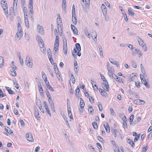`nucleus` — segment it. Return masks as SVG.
I'll use <instances>...</instances> for the list:
<instances>
[{
    "label": "nucleus",
    "mask_w": 152,
    "mask_h": 152,
    "mask_svg": "<svg viewBox=\"0 0 152 152\" xmlns=\"http://www.w3.org/2000/svg\"><path fill=\"white\" fill-rule=\"evenodd\" d=\"M107 69L108 70V74L110 77H113L114 73L115 70L113 68L111 67L109 65V63L107 62Z\"/></svg>",
    "instance_id": "f257e3e1"
},
{
    "label": "nucleus",
    "mask_w": 152,
    "mask_h": 152,
    "mask_svg": "<svg viewBox=\"0 0 152 152\" xmlns=\"http://www.w3.org/2000/svg\"><path fill=\"white\" fill-rule=\"evenodd\" d=\"M23 35L22 31L20 30L18 31V32L16 33L15 35V38L16 39L18 40H20L21 38Z\"/></svg>",
    "instance_id": "f03ea898"
},
{
    "label": "nucleus",
    "mask_w": 152,
    "mask_h": 152,
    "mask_svg": "<svg viewBox=\"0 0 152 152\" xmlns=\"http://www.w3.org/2000/svg\"><path fill=\"white\" fill-rule=\"evenodd\" d=\"M140 76L142 83L146 87L149 88V85L148 84L146 80L144 79L143 78V77L142 76L141 74L140 75Z\"/></svg>",
    "instance_id": "7ed1b4c3"
},
{
    "label": "nucleus",
    "mask_w": 152,
    "mask_h": 152,
    "mask_svg": "<svg viewBox=\"0 0 152 152\" xmlns=\"http://www.w3.org/2000/svg\"><path fill=\"white\" fill-rule=\"evenodd\" d=\"M26 137L28 140L31 142L33 141L34 139L31 133H29L26 134Z\"/></svg>",
    "instance_id": "20e7f679"
},
{
    "label": "nucleus",
    "mask_w": 152,
    "mask_h": 152,
    "mask_svg": "<svg viewBox=\"0 0 152 152\" xmlns=\"http://www.w3.org/2000/svg\"><path fill=\"white\" fill-rule=\"evenodd\" d=\"M111 132L113 134L115 137H116L117 136H119V135H121V133L116 129L111 130Z\"/></svg>",
    "instance_id": "39448f33"
},
{
    "label": "nucleus",
    "mask_w": 152,
    "mask_h": 152,
    "mask_svg": "<svg viewBox=\"0 0 152 152\" xmlns=\"http://www.w3.org/2000/svg\"><path fill=\"white\" fill-rule=\"evenodd\" d=\"M2 7L3 9L4 12L5 13V14L7 16H8V10L7 5V3H5L3 5H2Z\"/></svg>",
    "instance_id": "423d86ee"
},
{
    "label": "nucleus",
    "mask_w": 152,
    "mask_h": 152,
    "mask_svg": "<svg viewBox=\"0 0 152 152\" xmlns=\"http://www.w3.org/2000/svg\"><path fill=\"white\" fill-rule=\"evenodd\" d=\"M34 116L37 119L39 120V117L38 116L39 115V113L38 109L36 107H35L34 108Z\"/></svg>",
    "instance_id": "0eeeda50"
},
{
    "label": "nucleus",
    "mask_w": 152,
    "mask_h": 152,
    "mask_svg": "<svg viewBox=\"0 0 152 152\" xmlns=\"http://www.w3.org/2000/svg\"><path fill=\"white\" fill-rule=\"evenodd\" d=\"M145 103V102L144 101L139 99H137L134 101V103L137 104H144Z\"/></svg>",
    "instance_id": "6e6552de"
},
{
    "label": "nucleus",
    "mask_w": 152,
    "mask_h": 152,
    "mask_svg": "<svg viewBox=\"0 0 152 152\" xmlns=\"http://www.w3.org/2000/svg\"><path fill=\"white\" fill-rule=\"evenodd\" d=\"M141 70L142 73V76L143 77H146L147 75L145 74V71L142 64L140 65Z\"/></svg>",
    "instance_id": "1a4fd4ad"
},
{
    "label": "nucleus",
    "mask_w": 152,
    "mask_h": 152,
    "mask_svg": "<svg viewBox=\"0 0 152 152\" xmlns=\"http://www.w3.org/2000/svg\"><path fill=\"white\" fill-rule=\"evenodd\" d=\"M47 52L48 56L50 61H53V59L52 56L51 50H50V49H49L48 50H47Z\"/></svg>",
    "instance_id": "9d476101"
},
{
    "label": "nucleus",
    "mask_w": 152,
    "mask_h": 152,
    "mask_svg": "<svg viewBox=\"0 0 152 152\" xmlns=\"http://www.w3.org/2000/svg\"><path fill=\"white\" fill-rule=\"evenodd\" d=\"M37 36L38 42L39 43V46L40 48H42L44 46L43 41L42 39L39 36Z\"/></svg>",
    "instance_id": "9b49d317"
},
{
    "label": "nucleus",
    "mask_w": 152,
    "mask_h": 152,
    "mask_svg": "<svg viewBox=\"0 0 152 152\" xmlns=\"http://www.w3.org/2000/svg\"><path fill=\"white\" fill-rule=\"evenodd\" d=\"M111 78H114L119 83H121L122 81L120 77H117L115 74L113 75V77H112Z\"/></svg>",
    "instance_id": "f8f14e48"
},
{
    "label": "nucleus",
    "mask_w": 152,
    "mask_h": 152,
    "mask_svg": "<svg viewBox=\"0 0 152 152\" xmlns=\"http://www.w3.org/2000/svg\"><path fill=\"white\" fill-rule=\"evenodd\" d=\"M71 28L72 30L73 31L74 34L76 35L78 34L77 30L74 26L72 24L71 25Z\"/></svg>",
    "instance_id": "ddd939ff"
},
{
    "label": "nucleus",
    "mask_w": 152,
    "mask_h": 152,
    "mask_svg": "<svg viewBox=\"0 0 152 152\" xmlns=\"http://www.w3.org/2000/svg\"><path fill=\"white\" fill-rule=\"evenodd\" d=\"M91 35L92 37H93V36H94V40L96 41H97V35L96 32L95 30L92 31V33L91 34Z\"/></svg>",
    "instance_id": "4468645a"
},
{
    "label": "nucleus",
    "mask_w": 152,
    "mask_h": 152,
    "mask_svg": "<svg viewBox=\"0 0 152 152\" xmlns=\"http://www.w3.org/2000/svg\"><path fill=\"white\" fill-rule=\"evenodd\" d=\"M7 129L6 128H5V130H6V131L7 132V133H5V134L7 135H8V134H12L13 133V132L12 131V130L9 128L7 127Z\"/></svg>",
    "instance_id": "2eb2a0df"
},
{
    "label": "nucleus",
    "mask_w": 152,
    "mask_h": 152,
    "mask_svg": "<svg viewBox=\"0 0 152 152\" xmlns=\"http://www.w3.org/2000/svg\"><path fill=\"white\" fill-rule=\"evenodd\" d=\"M80 108H84V107L85 105V103L83 99L81 98L80 100Z\"/></svg>",
    "instance_id": "dca6fc26"
},
{
    "label": "nucleus",
    "mask_w": 152,
    "mask_h": 152,
    "mask_svg": "<svg viewBox=\"0 0 152 152\" xmlns=\"http://www.w3.org/2000/svg\"><path fill=\"white\" fill-rule=\"evenodd\" d=\"M37 28L38 29L39 28V32L41 34H43L44 33V30H43V28L42 26H40L39 25H37Z\"/></svg>",
    "instance_id": "f3484780"
},
{
    "label": "nucleus",
    "mask_w": 152,
    "mask_h": 152,
    "mask_svg": "<svg viewBox=\"0 0 152 152\" xmlns=\"http://www.w3.org/2000/svg\"><path fill=\"white\" fill-rule=\"evenodd\" d=\"M127 142L129 144L131 145L132 147L134 148L135 146V144L131 139H128L127 140Z\"/></svg>",
    "instance_id": "a211bd4d"
},
{
    "label": "nucleus",
    "mask_w": 152,
    "mask_h": 152,
    "mask_svg": "<svg viewBox=\"0 0 152 152\" xmlns=\"http://www.w3.org/2000/svg\"><path fill=\"white\" fill-rule=\"evenodd\" d=\"M61 115H62L63 118L64 119L65 121V122L66 123V125L67 126H68L70 127V126H69V124L67 120V118H66V117L65 115L64 114H62Z\"/></svg>",
    "instance_id": "6ab92c4d"
},
{
    "label": "nucleus",
    "mask_w": 152,
    "mask_h": 152,
    "mask_svg": "<svg viewBox=\"0 0 152 152\" xmlns=\"http://www.w3.org/2000/svg\"><path fill=\"white\" fill-rule=\"evenodd\" d=\"M120 117L124 121L126 122L127 121L126 117L125 115L123 114H121L120 115Z\"/></svg>",
    "instance_id": "aec40b11"
},
{
    "label": "nucleus",
    "mask_w": 152,
    "mask_h": 152,
    "mask_svg": "<svg viewBox=\"0 0 152 152\" xmlns=\"http://www.w3.org/2000/svg\"><path fill=\"white\" fill-rule=\"evenodd\" d=\"M128 12H129V15L132 16H134V12L132 11L131 8L128 9Z\"/></svg>",
    "instance_id": "412c9836"
},
{
    "label": "nucleus",
    "mask_w": 152,
    "mask_h": 152,
    "mask_svg": "<svg viewBox=\"0 0 152 152\" xmlns=\"http://www.w3.org/2000/svg\"><path fill=\"white\" fill-rule=\"evenodd\" d=\"M72 20L73 23L75 25H76L77 23V20L76 16H72Z\"/></svg>",
    "instance_id": "4be33fe9"
},
{
    "label": "nucleus",
    "mask_w": 152,
    "mask_h": 152,
    "mask_svg": "<svg viewBox=\"0 0 152 152\" xmlns=\"http://www.w3.org/2000/svg\"><path fill=\"white\" fill-rule=\"evenodd\" d=\"M4 65V58L1 56H0V67H1Z\"/></svg>",
    "instance_id": "5701e85b"
},
{
    "label": "nucleus",
    "mask_w": 152,
    "mask_h": 152,
    "mask_svg": "<svg viewBox=\"0 0 152 152\" xmlns=\"http://www.w3.org/2000/svg\"><path fill=\"white\" fill-rule=\"evenodd\" d=\"M101 94L103 96H105L107 94L106 92L104 90L100 88L99 89Z\"/></svg>",
    "instance_id": "b1692460"
},
{
    "label": "nucleus",
    "mask_w": 152,
    "mask_h": 152,
    "mask_svg": "<svg viewBox=\"0 0 152 152\" xmlns=\"http://www.w3.org/2000/svg\"><path fill=\"white\" fill-rule=\"evenodd\" d=\"M46 86L48 87V88L52 91H54V90L53 89V88L51 86H50V85L49 84V82L47 83L46 84Z\"/></svg>",
    "instance_id": "393cba45"
},
{
    "label": "nucleus",
    "mask_w": 152,
    "mask_h": 152,
    "mask_svg": "<svg viewBox=\"0 0 152 152\" xmlns=\"http://www.w3.org/2000/svg\"><path fill=\"white\" fill-rule=\"evenodd\" d=\"M10 71L11 72V75L13 76H16V73L15 70L14 69H11Z\"/></svg>",
    "instance_id": "a878e982"
},
{
    "label": "nucleus",
    "mask_w": 152,
    "mask_h": 152,
    "mask_svg": "<svg viewBox=\"0 0 152 152\" xmlns=\"http://www.w3.org/2000/svg\"><path fill=\"white\" fill-rule=\"evenodd\" d=\"M75 46L76 49L78 51H80L81 50V47L80 44L78 43H77L75 44Z\"/></svg>",
    "instance_id": "bb28decb"
},
{
    "label": "nucleus",
    "mask_w": 152,
    "mask_h": 152,
    "mask_svg": "<svg viewBox=\"0 0 152 152\" xmlns=\"http://www.w3.org/2000/svg\"><path fill=\"white\" fill-rule=\"evenodd\" d=\"M80 91V90L79 87L78 86H77L76 89L75 90V94L77 96L79 95Z\"/></svg>",
    "instance_id": "cd10ccee"
},
{
    "label": "nucleus",
    "mask_w": 152,
    "mask_h": 152,
    "mask_svg": "<svg viewBox=\"0 0 152 152\" xmlns=\"http://www.w3.org/2000/svg\"><path fill=\"white\" fill-rule=\"evenodd\" d=\"M131 62L133 67L134 68H136L137 66V64L135 61L134 60H132Z\"/></svg>",
    "instance_id": "c85d7f7f"
},
{
    "label": "nucleus",
    "mask_w": 152,
    "mask_h": 152,
    "mask_svg": "<svg viewBox=\"0 0 152 152\" xmlns=\"http://www.w3.org/2000/svg\"><path fill=\"white\" fill-rule=\"evenodd\" d=\"M92 125L93 126L94 128L95 129H97L98 128V126H97V124L96 122H93L92 123Z\"/></svg>",
    "instance_id": "c756f323"
},
{
    "label": "nucleus",
    "mask_w": 152,
    "mask_h": 152,
    "mask_svg": "<svg viewBox=\"0 0 152 152\" xmlns=\"http://www.w3.org/2000/svg\"><path fill=\"white\" fill-rule=\"evenodd\" d=\"M13 85H15V87L17 89H18L19 88V87L18 86V83L16 82V80H13Z\"/></svg>",
    "instance_id": "7c9ffc66"
},
{
    "label": "nucleus",
    "mask_w": 152,
    "mask_h": 152,
    "mask_svg": "<svg viewBox=\"0 0 152 152\" xmlns=\"http://www.w3.org/2000/svg\"><path fill=\"white\" fill-rule=\"evenodd\" d=\"M88 111L90 113H92L94 112L93 108L92 107L89 106L88 107Z\"/></svg>",
    "instance_id": "2f4dec72"
},
{
    "label": "nucleus",
    "mask_w": 152,
    "mask_h": 152,
    "mask_svg": "<svg viewBox=\"0 0 152 152\" xmlns=\"http://www.w3.org/2000/svg\"><path fill=\"white\" fill-rule=\"evenodd\" d=\"M134 118V115H132L130 117L129 119V122L131 123L130 125H132L133 124V123H131L133 122V119Z\"/></svg>",
    "instance_id": "473e14b6"
},
{
    "label": "nucleus",
    "mask_w": 152,
    "mask_h": 152,
    "mask_svg": "<svg viewBox=\"0 0 152 152\" xmlns=\"http://www.w3.org/2000/svg\"><path fill=\"white\" fill-rule=\"evenodd\" d=\"M27 65L30 67H31L33 66L32 62H31L30 61H28V62L26 63Z\"/></svg>",
    "instance_id": "72a5a7b5"
},
{
    "label": "nucleus",
    "mask_w": 152,
    "mask_h": 152,
    "mask_svg": "<svg viewBox=\"0 0 152 152\" xmlns=\"http://www.w3.org/2000/svg\"><path fill=\"white\" fill-rule=\"evenodd\" d=\"M109 85L108 84L107 85H107H104V87L103 88L106 91H109Z\"/></svg>",
    "instance_id": "f704fd0d"
},
{
    "label": "nucleus",
    "mask_w": 152,
    "mask_h": 152,
    "mask_svg": "<svg viewBox=\"0 0 152 152\" xmlns=\"http://www.w3.org/2000/svg\"><path fill=\"white\" fill-rule=\"evenodd\" d=\"M96 145H97V146L98 148L99 149V151H102V148L101 147V146L100 145V144L99 143H97L96 144Z\"/></svg>",
    "instance_id": "c9c22d12"
},
{
    "label": "nucleus",
    "mask_w": 152,
    "mask_h": 152,
    "mask_svg": "<svg viewBox=\"0 0 152 152\" xmlns=\"http://www.w3.org/2000/svg\"><path fill=\"white\" fill-rule=\"evenodd\" d=\"M148 148V146L146 145L145 147H144L142 150V152H146Z\"/></svg>",
    "instance_id": "e433bc0d"
},
{
    "label": "nucleus",
    "mask_w": 152,
    "mask_h": 152,
    "mask_svg": "<svg viewBox=\"0 0 152 152\" xmlns=\"http://www.w3.org/2000/svg\"><path fill=\"white\" fill-rule=\"evenodd\" d=\"M98 107L100 111H101L102 110V104L100 103H99L98 105Z\"/></svg>",
    "instance_id": "4c0bfd02"
},
{
    "label": "nucleus",
    "mask_w": 152,
    "mask_h": 152,
    "mask_svg": "<svg viewBox=\"0 0 152 152\" xmlns=\"http://www.w3.org/2000/svg\"><path fill=\"white\" fill-rule=\"evenodd\" d=\"M42 77L43 80H44V79H45V78H47L46 75L45 74V73L44 72H42Z\"/></svg>",
    "instance_id": "58836bf2"
},
{
    "label": "nucleus",
    "mask_w": 152,
    "mask_h": 152,
    "mask_svg": "<svg viewBox=\"0 0 152 152\" xmlns=\"http://www.w3.org/2000/svg\"><path fill=\"white\" fill-rule=\"evenodd\" d=\"M48 102H49V104H50V105L51 106V107L53 108V106L54 105V103H53L52 100H50V101H48Z\"/></svg>",
    "instance_id": "ea45409f"
},
{
    "label": "nucleus",
    "mask_w": 152,
    "mask_h": 152,
    "mask_svg": "<svg viewBox=\"0 0 152 152\" xmlns=\"http://www.w3.org/2000/svg\"><path fill=\"white\" fill-rule=\"evenodd\" d=\"M23 11L24 14H27L28 13V10L26 7H23Z\"/></svg>",
    "instance_id": "a19ab883"
},
{
    "label": "nucleus",
    "mask_w": 152,
    "mask_h": 152,
    "mask_svg": "<svg viewBox=\"0 0 152 152\" xmlns=\"http://www.w3.org/2000/svg\"><path fill=\"white\" fill-rule=\"evenodd\" d=\"M97 139L98 140H99L100 142H103L104 141V140H103V138L100 137V136H98L97 137Z\"/></svg>",
    "instance_id": "79ce46f5"
},
{
    "label": "nucleus",
    "mask_w": 152,
    "mask_h": 152,
    "mask_svg": "<svg viewBox=\"0 0 152 152\" xmlns=\"http://www.w3.org/2000/svg\"><path fill=\"white\" fill-rule=\"evenodd\" d=\"M89 100L90 102L92 103H94V98L92 97V96H89Z\"/></svg>",
    "instance_id": "37998d69"
},
{
    "label": "nucleus",
    "mask_w": 152,
    "mask_h": 152,
    "mask_svg": "<svg viewBox=\"0 0 152 152\" xmlns=\"http://www.w3.org/2000/svg\"><path fill=\"white\" fill-rule=\"evenodd\" d=\"M38 86L39 89V91H40V90H43V89L42 87L41 84L40 83H39L38 84Z\"/></svg>",
    "instance_id": "c03bdc74"
},
{
    "label": "nucleus",
    "mask_w": 152,
    "mask_h": 152,
    "mask_svg": "<svg viewBox=\"0 0 152 152\" xmlns=\"http://www.w3.org/2000/svg\"><path fill=\"white\" fill-rule=\"evenodd\" d=\"M63 45H67V40L66 38H64L63 39Z\"/></svg>",
    "instance_id": "a18cd8bd"
},
{
    "label": "nucleus",
    "mask_w": 152,
    "mask_h": 152,
    "mask_svg": "<svg viewBox=\"0 0 152 152\" xmlns=\"http://www.w3.org/2000/svg\"><path fill=\"white\" fill-rule=\"evenodd\" d=\"M115 148H114V151L115 152H120L119 149L118 147V146H115Z\"/></svg>",
    "instance_id": "49530a36"
},
{
    "label": "nucleus",
    "mask_w": 152,
    "mask_h": 152,
    "mask_svg": "<svg viewBox=\"0 0 152 152\" xmlns=\"http://www.w3.org/2000/svg\"><path fill=\"white\" fill-rule=\"evenodd\" d=\"M8 91L10 94H15L14 91L10 89L8 90Z\"/></svg>",
    "instance_id": "de8ad7c7"
},
{
    "label": "nucleus",
    "mask_w": 152,
    "mask_h": 152,
    "mask_svg": "<svg viewBox=\"0 0 152 152\" xmlns=\"http://www.w3.org/2000/svg\"><path fill=\"white\" fill-rule=\"evenodd\" d=\"M20 30L22 31V29L20 24L18 23V31H20Z\"/></svg>",
    "instance_id": "09e8293b"
},
{
    "label": "nucleus",
    "mask_w": 152,
    "mask_h": 152,
    "mask_svg": "<svg viewBox=\"0 0 152 152\" xmlns=\"http://www.w3.org/2000/svg\"><path fill=\"white\" fill-rule=\"evenodd\" d=\"M127 124L126 122H124L123 123V127L124 129L126 128H127Z\"/></svg>",
    "instance_id": "8fccbe9b"
},
{
    "label": "nucleus",
    "mask_w": 152,
    "mask_h": 152,
    "mask_svg": "<svg viewBox=\"0 0 152 152\" xmlns=\"http://www.w3.org/2000/svg\"><path fill=\"white\" fill-rule=\"evenodd\" d=\"M4 96L2 91L0 89V97L2 98Z\"/></svg>",
    "instance_id": "3c124183"
},
{
    "label": "nucleus",
    "mask_w": 152,
    "mask_h": 152,
    "mask_svg": "<svg viewBox=\"0 0 152 152\" xmlns=\"http://www.w3.org/2000/svg\"><path fill=\"white\" fill-rule=\"evenodd\" d=\"M41 50L42 51V52L43 53H45L46 52V49L45 48H43V47L42 48H41Z\"/></svg>",
    "instance_id": "603ef678"
},
{
    "label": "nucleus",
    "mask_w": 152,
    "mask_h": 152,
    "mask_svg": "<svg viewBox=\"0 0 152 152\" xmlns=\"http://www.w3.org/2000/svg\"><path fill=\"white\" fill-rule=\"evenodd\" d=\"M102 12L104 16H105L106 15L107 13V11L106 9H103L102 10Z\"/></svg>",
    "instance_id": "864d4df0"
},
{
    "label": "nucleus",
    "mask_w": 152,
    "mask_h": 152,
    "mask_svg": "<svg viewBox=\"0 0 152 152\" xmlns=\"http://www.w3.org/2000/svg\"><path fill=\"white\" fill-rule=\"evenodd\" d=\"M109 61L112 64H114L115 63H116V61L114 60L113 59H109Z\"/></svg>",
    "instance_id": "5fc2aeb1"
},
{
    "label": "nucleus",
    "mask_w": 152,
    "mask_h": 152,
    "mask_svg": "<svg viewBox=\"0 0 152 152\" xmlns=\"http://www.w3.org/2000/svg\"><path fill=\"white\" fill-rule=\"evenodd\" d=\"M106 132L107 133H109L110 132V127L109 126H107L106 128H105Z\"/></svg>",
    "instance_id": "6e6d98bb"
},
{
    "label": "nucleus",
    "mask_w": 152,
    "mask_h": 152,
    "mask_svg": "<svg viewBox=\"0 0 152 152\" xmlns=\"http://www.w3.org/2000/svg\"><path fill=\"white\" fill-rule=\"evenodd\" d=\"M25 22L26 26L28 27V28H29V25L28 20H25Z\"/></svg>",
    "instance_id": "4d7b16f0"
},
{
    "label": "nucleus",
    "mask_w": 152,
    "mask_h": 152,
    "mask_svg": "<svg viewBox=\"0 0 152 152\" xmlns=\"http://www.w3.org/2000/svg\"><path fill=\"white\" fill-rule=\"evenodd\" d=\"M30 56H27L26 58V63L28 62V61H30Z\"/></svg>",
    "instance_id": "13d9d810"
},
{
    "label": "nucleus",
    "mask_w": 152,
    "mask_h": 152,
    "mask_svg": "<svg viewBox=\"0 0 152 152\" xmlns=\"http://www.w3.org/2000/svg\"><path fill=\"white\" fill-rule=\"evenodd\" d=\"M138 41L140 45L142 44L143 41L141 38H139L138 39Z\"/></svg>",
    "instance_id": "bf43d9fd"
},
{
    "label": "nucleus",
    "mask_w": 152,
    "mask_h": 152,
    "mask_svg": "<svg viewBox=\"0 0 152 152\" xmlns=\"http://www.w3.org/2000/svg\"><path fill=\"white\" fill-rule=\"evenodd\" d=\"M110 110L111 114H112L113 115H115V113L114 112L113 109L112 108H110Z\"/></svg>",
    "instance_id": "052dcab7"
},
{
    "label": "nucleus",
    "mask_w": 152,
    "mask_h": 152,
    "mask_svg": "<svg viewBox=\"0 0 152 152\" xmlns=\"http://www.w3.org/2000/svg\"><path fill=\"white\" fill-rule=\"evenodd\" d=\"M59 45V43L55 42L54 48H58Z\"/></svg>",
    "instance_id": "680f3d73"
},
{
    "label": "nucleus",
    "mask_w": 152,
    "mask_h": 152,
    "mask_svg": "<svg viewBox=\"0 0 152 152\" xmlns=\"http://www.w3.org/2000/svg\"><path fill=\"white\" fill-rule=\"evenodd\" d=\"M140 137V134L138 135L137 137H135L134 139V142H136L137 141L138 139Z\"/></svg>",
    "instance_id": "e2e57ef3"
},
{
    "label": "nucleus",
    "mask_w": 152,
    "mask_h": 152,
    "mask_svg": "<svg viewBox=\"0 0 152 152\" xmlns=\"http://www.w3.org/2000/svg\"><path fill=\"white\" fill-rule=\"evenodd\" d=\"M19 60L21 65H23V59L21 58H19Z\"/></svg>",
    "instance_id": "0e129e2a"
},
{
    "label": "nucleus",
    "mask_w": 152,
    "mask_h": 152,
    "mask_svg": "<svg viewBox=\"0 0 152 152\" xmlns=\"http://www.w3.org/2000/svg\"><path fill=\"white\" fill-rule=\"evenodd\" d=\"M14 3H13V6L16 7L17 6V4L18 2V1L14 0Z\"/></svg>",
    "instance_id": "69168bd1"
},
{
    "label": "nucleus",
    "mask_w": 152,
    "mask_h": 152,
    "mask_svg": "<svg viewBox=\"0 0 152 152\" xmlns=\"http://www.w3.org/2000/svg\"><path fill=\"white\" fill-rule=\"evenodd\" d=\"M62 6L63 9L66 11V4H62Z\"/></svg>",
    "instance_id": "338daca9"
},
{
    "label": "nucleus",
    "mask_w": 152,
    "mask_h": 152,
    "mask_svg": "<svg viewBox=\"0 0 152 152\" xmlns=\"http://www.w3.org/2000/svg\"><path fill=\"white\" fill-rule=\"evenodd\" d=\"M100 75L101 77L102 78L103 80V81L106 80V79L105 78V77L101 73H100Z\"/></svg>",
    "instance_id": "774afa93"
}]
</instances>
